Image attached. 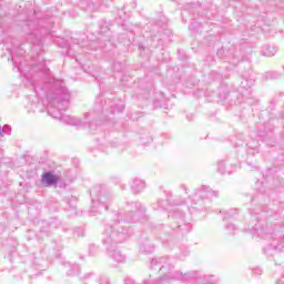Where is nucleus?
I'll use <instances>...</instances> for the list:
<instances>
[{"label": "nucleus", "instance_id": "1a4fd4ad", "mask_svg": "<svg viewBox=\"0 0 284 284\" xmlns=\"http://www.w3.org/2000/svg\"><path fill=\"white\" fill-rule=\"evenodd\" d=\"M10 132H12V128H10V125H6L2 129H0V135L1 136H3V133L10 134Z\"/></svg>", "mask_w": 284, "mask_h": 284}, {"label": "nucleus", "instance_id": "f03ea898", "mask_svg": "<svg viewBox=\"0 0 284 284\" xmlns=\"http://www.w3.org/2000/svg\"><path fill=\"white\" fill-rule=\"evenodd\" d=\"M151 267H159L162 276L155 282V284H172V281H187V277L194 278V274L173 273L174 265L170 261V257L162 256L153 258L151 261Z\"/></svg>", "mask_w": 284, "mask_h": 284}, {"label": "nucleus", "instance_id": "f257e3e1", "mask_svg": "<svg viewBox=\"0 0 284 284\" xmlns=\"http://www.w3.org/2000/svg\"><path fill=\"white\" fill-rule=\"evenodd\" d=\"M60 87V88H59ZM53 88H59L55 94L48 95L49 104H48V114L53 119H60L63 123H69L72 125V118L70 115H65L59 111H54V105H57L60 110H68L70 105V92L65 87H63V81L57 80L53 83Z\"/></svg>", "mask_w": 284, "mask_h": 284}, {"label": "nucleus", "instance_id": "9b49d317", "mask_svg": "<svg viewBox=\"0 0 284 284\" xmlns=\"http://www.w3.org/2000/svg\"><path fill=\"white\" fill-rule=\"evenodd\" d=\"M95 206H92V211H91V216H97V214L94 212H97V210H94Z\"/></svg>", "mask_w": 284, "mask_h": 284}, {"label": "nucleus", "instance_id": "7ed1b4c3", "mask_svg": "<svg viewBox=\"0 0 284 284\" xmlns=\"http://www.w3.org/2000/svg\"><path fill=\"white\" fill-rule=\"evenodd\" d=\"M125 239H128V230H123L122 232L112 231L110 235L106 234L104 237V245L106 246L110 256L118 263H124L125 255H122L121 251L114 250L115 245L112 243H123Z\"/></svg>", "mask_w": 284, "mask_h": 284}, {"label": "nucleus", "instance_id": "dca6fc26", "mask_svg": "<svg viewBox=\"0 0 284 284\" xmlns=\"http://www.w3.org/2000/svg\"><path fill=\"white\" fill-rule=\"evenodd\" d=\"M122 110H124V106H123V105L121 106L120 112H122Z\"/></svg>", "mask_w": 284, "mask_h": 284}, {"label": "nucleus", "instance_id": "6e6552de", "mask_svg": "<svg viewBox=\"0 0 284 284\" xmlns=\"http://www.w3.org/2000/svg\"><path fill=\"white\" fill-rule=\"evenodd\" d=\"M255 232H256L257 236H260L261 239H267V232H266L265 227L255 229Z\"/></svg>", "mask_w": 284, "mask_h": 284}, {"label": "nucleus", "instance_id": "20e7f679", "mask_svg": "<svg viewBox=\"0 0 284 284\" xmlns=\"http://www.w3.org/2000/svg\"><path fill=\"white\" fill-rule=\"evenodd\" d=\"M42 183H45V185H54L59 183V178L52 174V172H45L42 175Z\"/></svg>", "mask_w": 284, "mask_h": 284}, {"label": "nucleus", "instance_id": "4468645a", "mask_svg": "<svg viewBox=\"0 0 284 284\" xmlns=\"http://www.w3.org/2000/svg\"><path fill=\"white\" fill-rule=\"evenodd\" d=\"M98 210H100V211H101V210H108V207H104L103 205H99V206H98Z\"/></svg>", "mask_w": 284, "mask_h": 284}, {"label": "nucleus", "instance_id": "9d476101", "mask_svg": "<svg viewBox=\"0 0 284 284\" xmlns=\"http://www.w3.org/2000/svg\"><path fill=\"white\" fill-rule=\"evenodd\" d=\"M284 246L282 244L275 245L273 244V250H275V252H283Z\"/></svg>", "mask_w": 284, "mask_h": 284}, {"label": "nucleus", "instance_id": "2eb2a0df", "mask_svg": "<svg viewBox=\"0 0 284 284\" xmlns=\"http://www.w3.org/2000/svg\"><path fill=\"white\" fill-rule=\"evenodd\" d=\"M221 168H223V163L219 164V171L221 172Z\"/></svg>", "mask_w": 284, "mask_h": 284}, {"label": "nucleus", "instance_id": "ddd939ff", "mask_svg": "<svg viewBox=\"0 0 284 284\" xmlns=\"http://www.w3.org/2000/svg\"><path fill=\"white\" fill-rule=\"evenodd\" d=\"M253 274H261V270L255 268V270L253 271Z\"/></svg>", "mask_w": 284, "mask_h": 284}, {"label": "nucleus", "instance_id": "f3484780", "mask_svg": "<svg viewBox=\"0 0 284 284\" xmlns=\"http://www.w3.org/2000/svg\"><path fill=\"white\" fill-rule=\"evenodd\" d=\"M93 203H98V202L93 200Z\"/></svg>", "mask_w": 284, "mask_h": 284}, {"label": "nucleus", "instance_id": "0eeeda50", "mask_svg": "<svg viewBox=\"0 0 284 284\" xmlns=\"http://www.w3.org/2000/svg\"><path fill=\"white\" fill-rule=\"evenodd\" d=\"M203 190H204V196L206 199H212L213 196H219V192L212 191V189H210L207 186L203 187Z\"/></svg>", "mask_w": 284, "mask_h": 284}, {"label": "nucleus", "instance_id": "39448f33", "mask_svg": "<svg viewBox=\"0 0 284 284\" xmlns=\"http://www.w3.org/2000/svg\"><path fill=\"white\" fill-rule=\"evenodd\" d=\"M278 52V49L274 45L265 44L262 47L263 57H274Z\"/></svg>", "mask_w": 284, "mask_h": 284}, {"label": "nucleus", "instance_id": "423d86ee", "mask_svg": "<svg viewBox=\"0 0 284 284\" xmlns=\"http://www.w3.org/2000/svg\"><path fill=\"white\" fill-rule=\"evenodd\" d=\"M132 190L135 194L143 192V190H145V182H143V180H133Z\"/></svg>", "mask_w": 284, "mask_h": 284}, {"label": "nucleus", "instance_id": "f8f14e48", "mask_svg": "<svg viewBox=\"0 0 284 284\" xmlns=\"http://www.w3.org/2000/svg\"><path fill=\"white\" fill-rule=\"evenodd\" d=\"M226 229H227V230H231V231H234V230H235V226L231 224V225L226 226Z\"/></svg>", "mask_w": 284, "mask_h": 284}]
</instances>
